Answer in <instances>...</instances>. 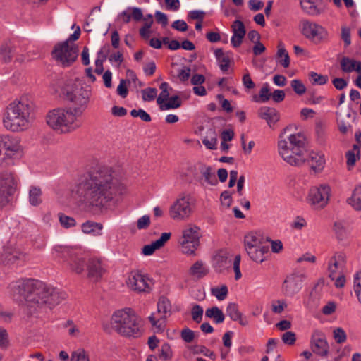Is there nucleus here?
I'll list each match as a JSON object with an SVG mask.
<instances>
[{
    "label": "nucleus",
    "instance_id": "12",
    "mask_svg": "<svg viewBox=\"0 0 361 361\" xmlns=\"http://www.w3.org/2000/svg\"><path fill=\"white\" fill-rule=\"evenodd\" d=\"M17 186L15 174L11 171L0 173V206L4 207L9 202V197L14 193Z\"/></svg>",
    "mask_w": 361,
    "mask_h": 361
},
{
    "label": "nucleus",
    "instance_id": "60",
    "mask_svg": "<svg viewBox=\"0 0 361 361\" xmlns=\"http://www.w3.org/2000/svg\"><path fill=\"white\" fill-rule=\"evenodd\" d=\"M181 338L186 343H190L194 340L195 333L188 328H185L181 331Z\"/></svg>",
    "mask_w": 361,
    "mask_h": 361
},
{
    "label": "nucleus",
    "instance_id": "32",
    "mask_svg": "<svg viewBox=\"0 0 361 361\" xmlns=\"http://www.w3.org/2000/svg\"><path fill=\"white\" fill-rule=\"evenodd\" d=\"M347 203L354 209L361 211V185L355 188L352 195L348 198Z\"/></svg>",
    "mask_w": 361,
    "mask_h": 361
},
{
    "label": "nucleus",
    "instance_id": "1",
    "mask_svg": "<svg viewBox=\"0 0 361 361\" xmlns=\"http://www.w3.org/2000/svg\"><path fill=\"white\" fill-rule=\"evenodd\" d=\"M118 192H121L118 180L113 176L111 169L97 166L71 190L72 197L85 206L102 208L106 207Z\"/></svg>",
    "mask_w": 361,
    "mask_h": 361
},
{
    "label": "nucleus",
    "instance_id": "29",
    "mask_svg": "<svg viewBox=\"0 0 361 361\" xmlns=\"http://www.w3.org/2000/svg\"><path fill=\"white\" fill-rule=\"evenodd\" d=\"M88 277L97 281L102 276L104 269L99 260L90 259L87 265Z\"/></svg>",
    "mask_w": 361,
    "mask_h": 361
},
{
    "label": "nucleus",
    "instance_id": "41",
    "mask_svg": "<svg viewBox=\"0 0 361 361\" xmlns=\"http://www.w3.org/2000/svg\"><path fill=\"white\" fill-rule=\"evenodd\" d=\"M228 288L226 285H222L220 287H214L211 289V293L213 296L216 297L219 300H224L228 295Z\"/></svg>",
    "mask_w": 361,
    "mask_h": 361
},
{
    "label": "nucleus",
    "instance_id": "27",
    "mask_svg": "<svg viewBox=\"0 0 361 361\" xmlns=\"http://www.w3.org/2000/svg\"><path fill=\"white\" fill-rule=\"evenodd\" d=\"M209 271L207 264L202 260L195 262L190 268L189 274L192 277L200 279L206 276Z\"/></svg>",
    "mask_w": 361,
    "mask_h": 361
},
{
    "label": "nucleus",
    "instance_id": "49",
    "mask_svg": "<svg viewBox=\"0 0 361 361\" xmlns=\"http://www.w3.org/2000/svg\"><path fill=\"white\" fill-rule=\"evenodd\" d=\"M192 352L194 354H203L204 356L209 357L213 360L216 359V355L214 352L204 345H195L193 348Z\"/></svg>",
    "mask_w": 361,
    "mask_h": 361
},
{
    "label": "nucleus",
    "instance_id": "3",
    "mask_svg": "<svg viewBox=\"0 0 361 361\" xmlns=\"http://www.w3.org/2000/svg\"><path fill=\"white\" fill-rule=\"evenodd\" d=\"M292 126L283 129L279 137L278 151L282 159L291 166L302 164V152L305 147V137L301 133H290Z\"/></svg>",
    "mask_w": 361,
    "mask_h": 361
},
{
    "label": "nucleus",
    "instance_id": "62",
    "mask_svg": "<svg viewBox=\"0 0 361 361\" xmlns=\"http://www.w3.org/2000/svg\"><path fill=\"white\" fill-rule=\"evenodd\" d=\"M191 69L189 67H185L178 71V78L181 82L187 81L190 76Z\"/></svg>",
    "mask_w": 361,
    "mask_h": 361
},
{
    "label": "nucleus",
    "instance_id": "48",
    "mask_svg": "<svg viewBox=\"0 0 361 361\" xmlns=\"http://www.w3.org/2000/svg\"><path fill=\"white\" fill-rule=\"evenodd\" d=\"M59 221L62 226L66 228L73 227L76 222L74 218L65 215L64 214H59Z\"/></svg>",
    "mask_w": 361,
    "mask_h": 361
},
{
    "label": "nucleus",
    "instance_id": "20",
    "mask_svg": "<svg viewBox=\"0 0 361 361\" xmlns=\"http://www.w3.org/2000/svg\"><path fill=\"white\" fill-rule=\"evenodd\" d=\"M345 263V256L343 253H336L334 255L328 266L329 277L334 280L336 275L341 274V271Z\"/></svg>",
    "mask_w": 361,
    "mask_h": 361
},
{
    "label": "nucleus",
    "instance_id": "23",
    "mask_svg": "<svg viewBox=\"0 0 361 361\" xmlns=\"http://www.w3.org/2000/svg\"><path fill=\"white\" fill-rule=\"evenodd\" d=\"M233 36L231 42L234 47L240 46L243 39L245 35V28L243 23L240 20H235L232 25Z\"/></svg>",
    "mask_w": 361,
    "mask_h": 361
},
{
    "label": "nucleus",
    "instance_id": "30",
    "mask_svg": "<svg viewBox=\"0 0 361 361\" xmlns=\"http://www.w3.org/2000/svg\"><path fill=\"white\" fill-rule=\"evenodd\" d=\"M14 51L15 47L10 42H4L0 47V60L5 63L11 62Z\"/></svg>",
    "mask_w": 361,
    "mask_h": 361
},
{
    "label": "nucleus",
    "instance_id": "16",
    "mask_svg": "<svg viewBox=\"0 0 361 361\" xmlns=\"http://www.w3.org/2000/svg\"><path fill=\"white\" fill-rule=\"evenodd\" d=\"M149 278L140 271H133L130 273L126 283L131 290L141 293L149 291Z\"/></svg>",
    "mask_w": 361,
    "mask_h": 361
},
{
    "label": "nucleus",
    "instance_id": "53",
    "mask_svg": "<svg viewBox=\"0 0 361 361\" xmlns=\"http://www.w3.org/2000/svg\"><path fill=\"white\" fill-rule=\"evenodd\" d=\"M286 307L287 303L283 300L273 301L271 304V310L276 314H281Z\"/></svg>",
    "mask_w": 361,
    "mask_h": 361
},
{
    "label": "nucleus",
    "instance_id": "55",
    "mask_svg": "<svg viewBox=\"0 0 361 361\" xmlns=\"http://www.w3.org/2000/svg\"><path fill=\"white\" fill-rule=\"evenodd\" d=\"M333 334L334 338L337 343H343L345 342L347 336L345 331L342 328H336L333 331Z\"/></svg>",
    "mask_w": 361,
    "mask_h": 361
},
{
    "label": "nucleus",
    "instance_id": "34",
    "mask_svg": "<svg viewBox=\"0 0 361 361\" xmlns=\"http://www.w3.org/2000/svg\"><path fill=\"white\" fill-rule=\"evenodd\" d=\"M205 316L213 319L214 322L216 324L222 323L225 319L223 312L216 306L208 308L205 312Z\"/></svg>",
    "mask_w": 361,
    "mask_h": 361
},
{
    "label": "nucleus",
    "instance_id": "2",
    "mask_svg": "<svg viewBox=\"0 0 361 361\" xmlns=\"http://www.w3.org/2000/svg\"><path fill=\"white\" fill-rule=\"evenodd\" d=\"M9 289L13 300L18 302L24 300L28 307L35 310L44 306L51 309L67 297L65 292L33 279L13 282L10 284Z\"/></svg>",
    "mask_w": 361,
    "mask_h": 361
},
{
    "label": "nucleus",
    "instance_id": "13",
    "mask_svg": "<svg viewBox=\"0 0 361 361\" xmlns=\"http://www.w3.org/2000/svg\"><path fill=\"white\" fill-rule=\"evenodd\" d=\"M331 188L327 184L312 187L309 192L307 200L315 209L324 208L329 202Z\"/></svg>",
    "mask_w": 361,
    "mask_h": 361
},
{
    "label": "nucleus",
    "instance_id": "33",
    "mask_svg": "<svg viewBox=\"0 0 361 361\" xmlns=\"http://www.w3.org/2000/svg\"><path fill=\"white\" fill-rule=\"evenodd\" d=\"M302 10L311 16H318L323 12V9L315 5L311 0H300Z\"/></svg>",
    "mask_w": 361,
    "mask_h": 361
},
{
    "label": "nucleus",
    "instance_id": "28",
    "mask_svg": "<svg viewBox=\"0 0 361 361\" xmlns=\"http://www.w3.org/2000/svg\"><path fill=\"white\" fill-rule=\"evenodd\" d=\"M226 314L233 321H238L240 325L247 326L248 320L246 317H243L242 313L239 311L238 305L235 303H229L226 307Z\"/></svg>",
    "mask_w": 361,
    "mask_h": 361
},
{
    "label": "nucleus",
    "instance_id": "8",
    "mask_svg": "<svg viewBox=\"0 0 361 361\" xmlns=\"http://www.w3.org/2000/svg\"><path fill=\"white\" fill-rule=\"evenodd\" d=\"M62 92L66 100L76 106L72 107V109L80 110L82 116L84 111L87 107L92 95L91 87L89 85L79 87L76 84H74V85H67L63 87Z\"/></svg>",
    "mask_w": 361,
    "mask_h": 361
},
{
    "label": "nucleus",
    "instance_id": "11",
    "mask_svg": "<svg viewBox=\"0 0 361 361\" xmlns=\"http://www.w3.org/2000/svg\"><path fill=\"white\" fill-rule=\"evenodd\" d=\"M200 227L195 224H188L182 231V235L178 240L182 252L192 255L200 243Z\"/></svg>",
    "mask_w": 361,
    "mask_h": 361
},
{
    "label": "nucleus",
    "instance_id": "15",
    "mask_svg": "<svg viewBox=\"0 0 361 361\" xmlns=\"http://www.w3.org/2000/svg\"><path fill=\"white\" fill-rule=\"evenodd\" d=\"M301 27L302 35L315 43H320L328 38L327 30L316 23L303 20L301 23Z\"/></svg>",
    "mask_w": 361,
    "mask_h": 361
},
{
    "label": "nucleus",
    "instance_id": "58",
    "mask_svg": "<svg viewBox=\"0 0 361 361\" xmlns=\"http://www.w3.org/2000/svg\"><path fill=\"white\" fill-rule=\"evenodd\" d=\"M71 361H90V359L85 350H79L72 353Z\"/></svg>",
    "mask_w": 361,
    "mask_h": 361
},
{
    "label": "nucleus",
    "instance_id": "57",
    "mask_svg": "<svg viewBox=\"0 0 361 361\" xmlns=\"http://www.w3.org/2000/svg\"><path fill=\"white\" fill-rule=\"evenodd\" d=\"M354 291L361 303V271L357 272L354 278Z\"/></svg>",
    "mask_w": 361,
    "mask_h": 361
},
{
    "label": "nucleus",
    "instance_id": "59",
    "mask_svg": "<svg viewBox=\"0 0 361 361\" xmlns=\"http://www.w3.org/2000/svg\"><path fill=\"white\" fill-rule=\"evenodd\" d=\"M281 339L285 344L292 345L296 341V335L293 331H286L282 335Z\"/></svg>",
    "mask_w": 361,
    "mask_h": 361
},
{
    "label": "nucleus",
    "instance_id": "51",
    "mask_svg": "<svg viewBox=\"0 0 361 361\" xmlns=\"http://www.w3.org/2000/svg\"><path fill=\"white\" fill-rule=\"evenodd\" d=\"M212 135L209 137H205L202 140V143L207 147V149H214L216 148L217 138L214 131H211Z\"/></svg>",
    "mask_w": 361,
    "mask_h": 361
},
{
    "label": "nucleus",
    "instance_id": "37",
    "mask_svg": "<svg viewBox=\"0 0 361 361\" xmlns=\"http://www.w3.org/2000/svg\"><path fill=\"white\" fill-rule=\"evenodd\" d=\"M281 43H279L278 46L277 57L279 59L283 57V59H279V63L284 68H288L290 65L289 55L285 48L281 46Z\"/></svg>",
    "mask_w": 361,
    "mask_h": 361
},
{
    "label": "nucleus",
    "instance_id": "17",
    "mask_svg": "<svg viewBox=\"0 0 361 361\" xmlns=\"http://www.w3.org/2000/svg\"><path fill=\"white\" fill-rule=\"evenodd\" d=\"M305 279V275L302 273H294L288 275L282 285L283 294L292 297L298 293L302 287V282Z\"/></svg>",
    "mask_w": 361,
    "mask_h": 361
},
{
    "label": "nucleus",
    "instance_id": "26",
    "mask_svg": "<svg viewBox=\"0 0 361 361\" xmlns=\"http://www.w3.org/2000/svg\"><path fill=\"white\" fill-rule=\"evenodd\" d=\"M244 243L245 250L257 248L261 245H265L264 237L255 232H250L246 235L244 238Z\"/></svg>",
    "mask_w": 361,
    "mask_h": 361
},
{
    "label": "nucleus",
    "instance_id": "39",
    "mask_svg": "<svg viewBox=\"0 0 361 361\" xmlns=\"http://www.w3.org/2000/svg\"><path fill=\"white\" fill-rule=\"evenodd\" d=\"M63 327L68 329V335L71 337H79L81 334L80 329L73 320H68L63 324Z\"/></svg>",
    "mask_w": 361,
    "mask_h": 361
},
{
    "label": "nucleus",
    "instance_id": "31",
    "mask_svg": "<svg viewBox=\"0 0 361 361\" xmlns=\"http://www.w3.org/2000/svg\"><path fill=\"white\" fill-rule=\"evenodd\" d=\"M103 226L101 223L94 221H86L82 225V231L87 234H92L94 235H101Z\"/></svg>",
    "mask_w": 361,
    "mask_h": 361
},
{
    "label": "nucleus",
    "instance_id": "10",
    "mask_svg": "<svg viewBox=\"0 0 361 361\" xmlns=\"http://www.w3.org/2000/svg\"><path fill=\"white\" fill-rule=\"evenodd\" d=\"M78 51L76 44H68V42H61L55 44L51 55L58 63L63 67H68L78 59Z\"/></svg>",
    "mask_w": 361,
    "mask_h": 361
},
{
    "label": "nucleus",
    "instance_id": "56",
    "mask_svg": "<svg viewBox=\"0 0 361 361\" xmlns=\"http://www.w3.org/2000/svg\"><path fill=\"white\" fill-rule=\"evenodd\" d=\"M191 314L192 319L195 322L200 323L202 319L203 308L199 305H195L192 309Z\"/></svg>",
    "mask_w": 361,
    "mask_h": 361
},
{
    "label": "nucleus",
    "instance_id": "38",
    "mask_svg": "<svg viewBox=\"0 0 361 361\" xmlns=\"http://www.w3.org/2000/svg\"><path fill=\"white\" fill-rule=\"evenodd\" d=\"M215 267L219 271H221L226 267L231 265V260L228 259V257L224 255H217L214 258Z\"/></svg>",
    "mask_w": 361,
    "mask_h": 361
},
{
    "label": "nucleus",
    "instance_id": "35",
    "mask_svg": "<svg viewBox=\"0 0 361 361\" xmlns=\"http://www.w3.org/2000/svg\"><path fill=\"white\" fill-rule=\"evenodd\" d=\"M42 190L39 188L32 186L29 190V202L32 206L42 203Z\"/></svg>",
    "mask_w": 361,
    "mask_h": 361
},
{
    "label": "nucleus",
    "instance_id": "22",
    "mask_svg": "<svg viewBox=\"0 0 361 361\" xmlns=\"http://www.w3.org/2000/svg\"><path fill=\"white\" fill-rule=\"evenodd\" d=\"M259 117L267 121V125L274 128L275 124L279 121L280 115L279 111L274 108L262 107L258 111Z\"/></svg>",
    "mask_w": 361,
    "mask_h": 361
},
{
    "label": "nucleus",
    "instance_id": "63",
    "mask_svg": "<svg viewBox=\"0 0 361 361\" xmlns=\"http://www.w3.org/2000/svg\"><path fill=\"white\" fill-rule=\"evenodd\" d=\"M242 82L245 88L251 90L255 87V82L252 81L250 73H247L243 75Z\"/></svg>",
    "mask_w": 361,
    "mask_h": 361
},
{
    "label": "nucleus",
    "instance_id": "61",
    "mask_svg": "<svg viewBox=\"0 0 361 361\" xmlns=\"http://www.w3.org/2000/svg\"><path fill=\"white\" fill-rule=\"evenodd\" d=\"M160 249L155 242L146 245L142 247V253L144 255H151L156 250Z\"/></svg>",
    "mask_w": 361,
    "mask_h": 361
},
{
    "label": "nucleus",
    "instance_id": "14",
    "mask_svg": "<svg viewBox=\"0 0 361 361\" xmlns=\"http://www.w3.org/2000/svg\"><path fill=\"white\" fill-rule=\"evenodd\" d=\"M171 305L170 301L166 297H161L157 303V314L159 317H156L155 314L152 313L149 317L152 326L156 327L159 331H162L165 327V322L168 316L171 314Z\"/></svg>",
    "mask_w": 361,
    "mask_h": 361
},
{
    "label": "nucleus",
    "instance_id": "42",
    "mask_svg": "<svg viewBox=\"0 0 361 361\" xmlns=\"http://www.w3.org/2000/svg\"><path fill=\"white\" fill-rule=\"evenodd\" d=\"M69 264L72 271L77 274H81L84 271L85 263L83 259L78 258L75 255Z\"/></svg>",
    "mask_w": 361,
    "mask_h": 361
},
{
    "label": "nucleus",
    "instance_id": "24",
    "mask_svg": "<svg viewBox=\"0 0 361 361\" xmlns=\"http://www.w3.org/2000/svg\"><path fill=\"white\" fill-rule=\"evenodd\" d=\"M51 254L55 259L63 262H68L69 264L75 256L72 249L61 245L54 246L51 250Z\"/></svg>",
    "mask_w": 361,
    "mask_h": 361
},
{
    "label": "nucleus",
    "instance_id": "45",
    "mask_svg": "<svg viewBox=\"0 0 361 361\" xmlns=\"http://www.w3.org/2000/svg\"><path fill=\"white\" fill-rule=\"evenodd\" d=\"M181 105V102L178 96H173L169 99L167 103L160 106L161 110H167L171 109H177Z\"/></svg>",
    "mask_w": 361,
    "mask_h": 361
},
{
    "label": "nucleus",
    "instance_id": "21",
    "mask_svg": "<svg viewBox=\"0 0 361 361\" xmlns=\"http://www.w3.org/2000/svg\"><path fill=\"white\" fill-rule=\"evenodd\" d=\"M24 258L25 254L8 245L4 247L3 251L0 253V262L5 264H14Z\"/></svg>",
    "mask_w": 361,
    "mask_h": 361
},
{
    "label": "nucleus",
    "instance_id": "43",
    "mask_svg": "<svg viewBox=\"0 0 361 361\" xmlns=\"http://www.w3.org/2000/svg\"><path fill=\"white\" fill-rule=\"evenodd\" d=\"M159 359L164 361H169L171 360L173 357V352L169 343H164V344H162L161 349L159 350Z\"/></svg>",
    "mask_w": 361,
    "mask_h": 361
},
{
    "label": "nucleus",
    "instance_id": "5",
    "mask_svg": "<svg viewBox=\"0 0 361 361\" xmlns=\"http://www.w3.org/2000/svg\"><path fill=\"white\" fill-rule=\"evenodd\" d=\"M46 122L51 128L60 133L74 132L83 124L81 111L72 109V107L49 111L46 116Z\"/></svg>",
    "mask_w": 361,
    "mask_h": 361
},
{
    "label": "nucleus",
    "instance_id": "46",
    "mask_svg": "<svg viewBox=\"0 0 361 361\" xmlns=\"http://www.w3.org/2000/svg\"><path fill=\"white\" fill-rule=\"evenodd\" d=\"M168 87L169 84L166 82H164L160 85L159 88L161 90V92L157 99V104L161 105L165 101H166L169 99L170 94L168 91Z\"/></svg>",
    "mask_w": 361,
    "mask_h": 361
},
{
    "label": "nucleus",
    "instance_id": "54",
    "mask_svg": "<svg viewBox=\"0 0 361 361\" xmlns=\"http://www.w3.org/2000/svg\"><path fill=\"white\" fill-rule=\"evenodd\" d=\"M130 115L134 118L140 117L142 121L145 122H149L152 120L150 115L141 109L138 110L133 109L130 111Z\"/></svg>",
    "mask_w": 361,
    "mask_h": 361
},
{
    "label": "nucleus",
    "instance_id": "36",
    "mask_svg": "<svg viewBox=\"0 0 361 361\" xmlns=\"http://www.w3.org/2000/svg\"><path fill=\"white\" fill-rule=\"evenodd\" d=\"M201 173L204 178L205 181L211 185H216L218 183L215 174L210 166H205L201 169Z\"/></svg>",
    "mask_w": 361,
    "mask_h": 361
},
{
    "label": "nucleus",
    "instance_id": "9",
    "mask_svg": "<svg viewBox=\"0 0 361 361\" xmlns=\"http://www.w3.org/2000/svg\"><path fill=\"white\" fill-rule=\"evenodd\" d=\"M196 199L190 194H182L169 209L171 218L183 221L190 218L196 207Z\"/></svg>",
    "mask_w": 361,
    "mask_h": 361
},
{
    "label": "nucleus",
    "instance_id": "25",
    "mask_svg": "<svg viewBox=\"0 0 361 361\" xmlns=\"http://www.w3.org/2000/svg\"><path fill=\"white\" fill-rule=\"evenodd\" d=\"M246 252L252 260L262 263L267 259L269 247L267 245H263L257 248L247 249Z\"/></svg>",
    "mask_w": 361,
    "mask_h": 361
},
{
    "label": "nucleus",
    "instance_id": "6",
    "mask_svg": "<svg viewBox=\"0 0 361 361\" xmlns=\"http://www.w3.org/2000/svg\"><path fill=\"white\" fill-rule=\"evenodd\" d=\"M113 328L119 334L139 337L142 334V319L130 308L116 311L111 317Z\"/></svg>",
    "mask_w": 361,
    "mask_h": 361
},
{
    "label": "nucleus",
    "instance_id": "47",
    "mask_svg": "<svg viewBox=\"0 0 361 361\" xmlns=\"http://www.w3.org/2000/svg\"><path fill=\"white\" fill-rule=\"evenodd\" d=\"M310 78L312 80L313 85H325L328 81V76L321 74H318L315 72H311L310 73Z\"/></svg>",
    "mask_w": 361,
    "mask_h": 361
},
{
    "label": "nucleus",
    "instance_id": "52",
    "mask_svg": "<svg viewBox=\"0 0 361 361\" xmlns=\"http://www.w3.org/2000/svg\"><path fill=\"white\" fill-rule=\"evenodd\" d=\"M290 86L293 91L299 95H302L306 92V87L305 85L300 80H293L291 81Z\"/></svg>",
    "mask_w": 361,
    "mask_h": 361
},
{
    "label": "nucleus",
    "instance_id": "18",
    "mask_svg": "<svg viewBox=\"0 0 361 361\" xmlns=\"http://www.w3.org/2000/svg\"><path fill=\"white\" fill-rule=\"evenodd\" d=\"M311 349L319 356H326L329 351V345L324 333L314 330L311 336Z\"/></svg>",
    "mask_w": 361,
    "mask_h": 361
},
{
    "label": "nucleus",
    "instance_id": "4",
    "mask_svg": "<svg viewBox=\"0 0 361 361\" xmlns=\"http://www.w3.org/2000/svg\"><path fill=\"white\" fill-rule=\"evenodd\" d=\"M33 111L34 104L27 97L11 102L3 120L5 128L14 132L28 128L33 119Z\"/></svg>",
    "mask_w": 361,
    "mask_h": 361
},
{
    "label": "nucleus",
    "instance_id": "50",
    "mask_svg": "<svg viewBox=\"0 0 361 361\" xmlns=\"http://www.w3.org/2000/svg\"><path fill=\"white\" fill-rule=\"evenodd\" d=\"M157 90L154 87H147L142 90V98L145 102L152 101L157 97Z\"/></svg>",
    "mask_w": 361,
    "mask_h": 361
},
{
    "label": "nucleus",
    "instance_id": "64",
    "mask_svg": "<svg viewBox=\"0 0 361 361\" xmlns=\"http://www.w3.org/2000/svg\"><path fill=\"white\" fill-rule=\"evenodd\" d=\"M150 224V218L148 215H145L140 218L137 222V227L138 229H145Z\"/></svg>",
    "mask_w": 361,
    "mask_h": 361
},
{
    "label": "nucleus",
    "instance_id": "44",
    "mask_svg": "<svg viewBox=\"0 0 361 361\" xmlns=\"http://www.w3.org/2000/svg\"><path fill=\"white\" fill-rule=\"evenodd\" d=\"M355 60L344 56L341 60V68L345 73H351L353 71Z\"/></svg>",
    "mask_w": 361,
    "mask_h": 361
},
{
    "label": "nucleus",
    "instance_id": "7",
    "mask_svg": "<svg viewBox=\"0 0 361 361\" xmlns=\"http://www.w3.org/2000/svg\"><path fill=\"white\" fill-rule=\"evenodd\" d=\"M21 149L17 138L3 135L0 136V166L8 168L15 164V161L19 159Z\"/></svg>",
    "mask_w": 361,
    "mask_h": 361
},
{
    "label": "nucleus",
    "instance_id": "19",
    "mask_svg": "<svg viewBox=\"0 0 361 361\" xmlns=\"http://www.w3.org/2000/svg\"><path fill=\"white\" fill-rule=\"evenodd\" d=\"M302 164L307 163L315 173L320 172L324 167L325 160L322 154L314 152H308L305 147L302 152Z\"/></svg>",
    "mask_w": 361,
    "mask_h": 361
},
{
    "label": "nucleus",
    "instance_id": "40",
    "mask_svg": "<svg viewBox=\"0 0 361 361\" xmlns=\"http://www.w3.org/2000/svg\"><path fill=\"white\" fill-rule=\"evenodd\" d=\"M270 97L269 85L265 83L259 91V95L258 97L255 96L253 99L256 102H266L269 99Z\"/></svg>",
    "mask_w": 361,
    "mask_h": 361
}]
</instances>
